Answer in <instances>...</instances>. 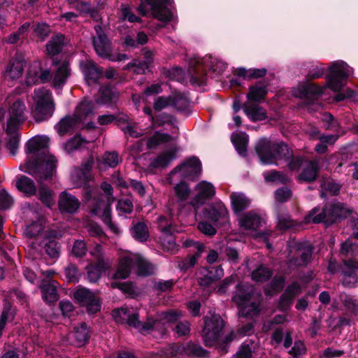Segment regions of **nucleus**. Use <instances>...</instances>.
<instances>
[{
    "label": "nucleus",
    "instance_id": "obj_1",
    "mask_svg": "<svg viewBox=\"0 0 358 358\" xmlns=\"http://www.w3.org/2000/svg\"><path fill=\"white\" fill-rule=\"evenodd\" d=\"M255 150L262 164H277V161L283 159L291 171H299L307 162L305 156L294 155L284 141L277 143L262 138L256 143Z\"/></svg>",
    "mask_w": 358,
    "mask_h": 358
},
{
    "label": "nucleus",
    "instance_id": "obj_2",
    "mask_svg": "<svg viewBox=\"0 0 358 358\" xmlns=\"http://www.w3.org/2000/svg\"><path fill=\"white\" fill-rule=\"evenodd\" d=\"M49 143L50 138L47 136H36L27 142V152L34 154L36 159L34 162L28 161L22 171L31 175H37L41 180L52 177L56 170L57 160L49 153Z\"/></svg>",
    "mask_w": 358,
    "mask_h": 358
},
{
    "label": "nucleus",
    "instance_id": "obj_3",
    "mask_svg": "<svg viewBox=\"0 0 358 358\" xmlns=\"http://www.w3.org/2000/svg\"><path fill=\"white\" fill-rule=\"evenodd\" d=\"M101 189L106 194H98V191L95 188L87 189L85 199L87 201H92L90 203L91 213L100 216L113 232L118 234L119 229L112 222L110 216V205L113 201V199H110L112 187L110 184L105 182L101 184Z\"/></svg>",
    "mask_w": 358,
    "mask_h": 358
},
{
    "label": "nucleus",
    "instance_id": "obj_4",
    "mask_svg": "<svg viewBox=\"0 0 358 358\" xmlns=\"http://www.w3.org/2000/svg\"><path fill=\"white\" fill-rule=\"evenodd\" d=\"M349 214L350 211L345 207V204L337 202L325 204L322 210L319 206L314 207L305 216L304 220L306 223H324L329 226L345 218Z\"/></svg>",
    "mask_w": 358,
    "mask_h": 358
},
{
    "label": "nucleus",
    "instance_id": "obj_5",
    "mask_svg": "<svg viewBox=\"0 0 358 358\" xmlns=\"http://www.w3.org/2000/svg\"><path fill=\"white\" fill-rule=\"evenodd\" d=\"M31 98L34 104L33 115L36 122L44 121L53 115L55 104L49 90L44 87L35 89Z\"/></svg>",
    "mask_w": 358,
    "mask_h": 358
},
{
    "label": "nucleus",
    "instance_id": "obj_6",
    "mask_svg": "<svg viewBox=\"0 0 358 358\" xmlns=\"http://www.w3.org/2000/svg\"><path fill=\"white\" fill-rule=\"evenodd\" d=\"M350 67L343 62L341 64L334 62L329 68V73L326 76L327 87L338 93L334 96L336 102H341L346 99L345 94L340 92L349 77Z\"/></svg>",
    "mask_w": 358,
    "mask_h": 358
},
{
    "label": "nucleus",
    "instance_id": "obj_7",
    "mask_svg": "<svg viewBox=\"0 0 358 358\" xmlns=\"http://www.w3.org/2000/svg\"><path fill=\"white\" fill-rule=\"evenodd\" d=\"M204 326L202 330L203 343L206 347L214 346L222 334L225 322L219 314L203 317Z\"/></svg>",
    "mask_w": 358,
    "mask_h": 358
},
{
    "label": "nucleus",
    "instance_id": "obj_8",
    "mask_svg": "<svg viewBox=\"0 0 358 358\" xmlns=\"http://www.w3.org/2000/svg\"><path fill=\"white\" fill-rule=\"evenodd\" d=\"M94 29L96 35L93 37V45L96 54L99 57L108 59L112 62L122 61L128 59L127 55L125 54H112L111 43L103 32L102 27L99 25H96Z\"/></svg>",
    "mask_w": 358,
    "mask_h": 358
},
{
    "label": "nucleus",
    "instance_id": "obj_9",
    "mask_svg": "<svg viewBox=\"0 0 358 358\" xmlns=\"http://www.w3.org/2000/svg\"><path fill=\"white\" fill-rule=\"evenodd\" d=\"M203 217L217 227H225L229 223V211L220 201L211 203L202 210Z\"/></svg>",
    "mask_w": 358,
    "mask_h": 358
},
{
    "label": "nucleus",
    "instance_id": "obj_10",
    "mask_svg": "<svg viewBox=\"0 0 358 358\" xmlns=\"http://www.w3.org/2000/svg\"><path fill=\"white\" fill-rule=\"evenodd\" d=\"M150 6L151 13L154 18L160 23L156 24L157 29H161L172 21L173 14L169 8L171 0H144Z\"/></svg>",
    "mask_w": 358,
    "mask_h": 358
},
{
    "label": "nucleus",
    "instance_id": "obj_11",
    "mask_svg": "<svg viewBox=\"0 0 358 358\" xmlns=\"http://www.w3.org/2000/svg\"><path fill=\"white\" fill-rule=\"evenodd\" d=\"M182 172V177L192 181H196L202 173V164L199 157L192 156L177 165L171 171L173 175Z\"/></svg>",
    "mask_w": 358,
    "mask_h": 358
},
{
    "label": "nucleus",
    "instance_id": "obj_12",
    "mask_svg": "<svg viewBox=\"0 0 358 358\" xmlns=\"http://www.w3.org/2000/svg\"><path fill=\"white\" fill-rule=\"evenodd\" d=\"M27 108L23 99H17L8 108L7 127L9 131L18 129L27 120Z\"/></svg>",
    "mask_w": 358,
    "mask_h": 358
},
{
    "label": "nucleus",
    "instance_id": "obj_13",
    "mask_svg": "<svg viewBox=\"0 0 358 358\" xmlns=\"http://www.w3.org/2000/svg\"><path fill=\"white\" fill-rule=\"evenodd\" d=\"M90 255L94 257L96 263H90L86 266L87 278L90 282H96L101 278L103 271H104L108 264L104 260L102 247L96 245L95 248L90 251Z\"/></svg>",
    "mask_w": 358,
    "mask_h": 358
},
{
    "label": "nucleus",
    "instance_id": "obj_14",
    "mask_svg": "<svg viewBox=\"0 0 358 358\" xmlns=\"http://www.w3.org/2000/svg\"><path fill=\"white\" fill-rule=\"evenodd\" d=\"M342 285L345 287L354 288L358 284V261L353 259H343L340 268Z\"/></svg>",
    "mask_w": 358,
    "mask_h": 358
},
{
    "label": "nucleus",
    "instance_id": "obj_15",
    "mask_svg": "<svg viewBox=\"0 0 358 358\" xmlns=\"http://www.w3.org/2000/svg\"><path fill=\"white\" fill-rule=\"evenodd\" d=\"M76 301L81 306H86L89 313H95L100 310L101 303L99 298L86 288H80L73 294Z\"/></svg>",
    "mask_w": 358,
    "mask_h": 358
},
{
    "label": "nucleus",
    "instance_id": "obj_16",
    "mask_svg": "<svg viewBox=\"0 0 358 358\" xmlns=\"http://www.w3.org/2000/svg\"><path fill=\"white\" fill-rule=\"evenodd\" d=\"M50 80L49 70H42L41 63L38 61L30 64L26 75L24 83L27 86H32L38 83H45Z\"/></svg>",
    "mask_w": 358,
    "mask_h": 358
},
{
    "label": "nucleus",
    "instance_id": "obj_17",
    "mask_svg": "<svg viewBox=\"0 0 358 358\" xmlns=\"http://www.w3.org/2000/svg\"><path fill=\"white\" fill-rule=\"evenodd\" d=\"M198 193L193 198L192 205L195 209L199 208L207 201L210 200L215 194V188L208 181L202 180L196 187Z\"/></svg>",
    "mask_w": 358,
    "mask_h": 358
},
{
    "label": "nucleus",
    "instance_id": "obj_18",
    "mask_svg": "<svg viewBox=\"0 0 358 358\" xmlns=\"http://www.w3.org/2000/svg\"><path fill=\"white\" fill-rule=\"evenodd\" d=\"M116 120L117 125L121 130L124 132L126 137H133L134 135V130L132 125L127 123V116L118 118L114 114H106L99 116L98 122L101 125H107Z\"/></svg>",
    "mask_w": 358,
    "mask_h": 358
},
{
    "label": "nucleus",
    "instance_id": "obj_19",
    "mask_svg": "<svg viewBox=\"0 0 358 358\" xmlns=\"http://www.w3.org/2000/svg\"><path fill=\"white\" fill-rule=\"evenodd\" d=\"M189 83L192 86L201 87L206 85L208 76L206 71L199 61L189 64L187 70Z\"/></svg>",
    "mask_w": 358,
    "mask_h": 358
},
{
    "label": "nucleus",
    "instance_id": "obj_20",
    "mask_svg": "<svg viewBox=\"0 0 358 358\" xmlns=\"http://www.w3.org/2000/svg\"><path fill=\"white\" fill-rule=\"evenodd\" d=\"M177 152L178 149L176 147L168 151L161 152L156 157L151 159L148 166L149 169L157 170L167 168L171 162L176 158Z\"/></svg>",
    "mask_w": 358,
    "mask_h": 358
},
{
    "label": "nucleus",
    "instance_id": "obj_21",
    "mask_svg": "<svg viewBox=\"0 0 358 358\" xmlns=\"http://www.w3.org/2000/svg\"><path fill=\"white\" fill-rule=\"evenodd\" d=\"M319 172L318 162L315 160H310L308 162L306 166L296 176V179L299 183H312L317 179Z\"/></svg>",
    "mask_w": 358,
    "mask_h": 358
},
{
    "label": "nucleus",
    "instance_id": "obj_22",
    "mask_svg": "<svg viewBox=\"0 0 358 358\" xmlns=\"http://www.w3.org/2000/svg\"><path fill=\"white\" fill-rule=\"evenodd\" d=\"M268 92V83L258 81L249 87L246 97L250 102L259 103L266 99Z\"/></svg>",
    "mask_w": 358,
    "mask_h": 358
},
{
    "label": "nucleus",
    "instance_id": "obj_23",
    "mask_svg": "<svg viewBox=\"0 0 358 358\" xmlns=\"http://www.w3.org/2000/svg\"><path fill=\"white\" fill-rule=\"evenodd\" d=\"M155 266L141 253L136 252V275L150 277L155 274Z\"/></svg>",
    "mask_w": 358,
    "mask_h": 358
},
{
    "label": "nucleus",
    "instance_id": "obj_24",
    "mask_svg": "<svg viewBox=\"0 0 358 358\" xmlns=\"http://www.w3.org/2000/svg\"><path fill=\"white\" fill-rule=\"evenodd\" d=\"M90 331L85 323H81L74 327V331L69 335V343L77 347H81L87 343Z\"/></svg>",
    "mask_w": 358,
    "mask_h": 358
},
{
    "label": "nucleus",
    "instance_id": "obj_25",
    "mask_svg": "<svg viewBox=\"0 0 358 358\" xmlns=\"http://www.w3.org/2000/svg\"><path fill=\"white\" fill-rule=\"evenodd\" d=\"M58 205L62 212L74 213L78 210L80 202L75 196L63 192L59 195Z\"/></svg>",
    "mask_w": 358,
    "mask_h": 358
},
{
    "label": "nucleus",
    "instance_id": "obj_26",
    "mask_svg": "<svg viewBox=\"0 0 358 358\" xmlns=\"http://www.w3.org/2000/svg\"><path fill=\"white\" fill-rule=\"evenodd\" d=\"M231 206L234 213L240 215L248 208L251 203V199L242 192H233L230 195Z\"/></svg>",
    "mask_w": 358,
    "mask_h": 358
},
{
    "label": "nucleus",
    "instance_id": "obj_27",
    "mask_svg": "<svg viewBox=\"0 0 358 358\" xmlns=\"http://www.w3.org/2000/svg\"><path fill=\"white\" fill-rule=\"evenodd\" d=\"M69 75L70 70L69 69L68 64H61L53 70L52 74H50L52 86L55 89H61L66 83Z\"/></svg>",
    "mask_w": 358,
    "mask_h": 358
},
{
    "label": "nucleus",
    "instance_id": "obj_28",
    "mask_svg": "<svg viewBox=\"0 0 358 358\" xmlns=\"http://www.w3.org/2000/svg\"><path fill=\"white\" fill-rule=\"evenodd\" d=\"M236 293L232 300L236 305L241 303L250 302L255 294V289L248 284L238 282L236 285Z\"/></svg>",
    "mask_w": 358,
    "mask_h": 358
},
{
    "label": "nucleus",
    "instance_id": "obj_29",
    "mask_svg": "<svg viewBox=\"0 0 358 358\" xmlns=\"http://www.w3.org/2000/svg\"><path fill=\"white\" fill-rule=\"evenodd\" d=\"M80 66L88 85L95 83L100 78L101 71L92 61L88 59L82 61Z\"/></svg>",
    "mask_w": 358,
    "mask_h": 358
},
{
    "label": "nucleus",
    "instance_id": "obj_30",
    "mask_svg": "<svg viewBox=\"0 0 358 358\" xmlns=\"http://www.w3.org/2000/svg\"><path fill=\"white\" fill-rule=\"evenodd\" d=\"M243 110L245 115L254 122L268 118L266 110L257 104L244 103Z\"/></svg>",
    "mask_w": 358,
    "mask_h": 358
},
{
    "label": "nucleus",
    "instance_id": "obj_31",
    "mask_svg": "<svg viewBox=\"0 0 358 358\" xmlns=\"http://www.w3.org/2000/svg\"><path fill=\"white\" fill-rule=\"evenodd\" d=\"M238 317L244 318H253L257 317L261 313L259 301H250L237 305Z\"/></svg>",
    "mask_w": 358,
    "mask_h": 358
},
{
    "label": "nucleus",
    "instance_id": "obj_32",
    "mask_svg": "<svg viewBox=\"0 0 358 358\" xmlns=\"http://www.w3.org/2000/svg\"><path fill=\"white\" fill-rule=\"evenodd\" d=\"M154 59L150 50H143L142 57L136 58V75L150 73Z\"/></svg>",
    "mask_w": 358,
    "mask_h": 358
},
{
    "label": "nucleus",
    "instance_id": "obj_33",
    "mask_svg": "<svg viewBox=\"0 0 358 358\" xmlns=\"http://www.w3.org/2000/svg\"><path fill=\"white\" fill-rule=\"evenodd\" d=\"M112 315L117 323L134 327V310L132 308L116 309L113 311Z\"/></svg>",
    "mask_w": 358,
    "mask_h": 358
},
{
    "label": "nucleus",
    "instance_id": "obj_34",
    "mask_svg": "<svg viewBox=\"0 0 358 358\" xmlns=\"http://www.w3.org/2000/svg\"><path fill=\"white\" fill-rule=\"evenodd\" d=\"M261 217L252 211L241 215L239 219L240 226L245 229L256 230L261 226Z\"/></svg>",
    "mask_w": 358,
    "mask_h": 358
},
{
    "label": "nucleus",
    "instance_id": "obj_35",
    "mask_svg": "<svg viewBox=\"0 0 358 358\" xmlns=\"http://www.w3.org/2000/svg\"><path fill=\"white\" fill-rule=\"evenodd\" d=\"M16 187L27 196H36L37 194V187L35 182L32 179L26 176H21L17 180Z\"/></svg>",
    "mask_w": 358,
    "mask_h": 358
},
{
    "label": "nucleus",
    "instance_id": "obj_36",
    "mask_svg": "<svg viewBox=\"0 0 358 358\" xmlns=\"http://www.w3.org/2000/svg\"><path fill=\"white\" fill-rule=\"evenodd\" d=\"M234 74L244 80L257 79L264 77L267 73V69H250L247 70L244 67L236 68L234 71Z\"/></svg>",
    "mask_w": 358,
    "mask_h": 358
},
{
    "label": "nucleus",
    "instance_id": "obj_37",
    "mask_svg": "<svg viewBox=\"0 0 358 358\" xmlns=\"http://www.w3.org/2000/svg\"><path fill=\"white\" fill-rule=\"evenodd\" d=\"M210 352L204 349L200 344L192 341L185 343V354L189 358H208Z\"/></svg>",
    "mask_w": 358,
    "mask_h": 358
},
{
    "label": "nucleus",
    "instance_id": "obj_38",
    "mask_svg": "<svg viewBox=\"0 0 358 358\" xmlns=\"http://www.w3.org/2000/svg\"><path fill=\"white\" fill-rule=\"evenodd\" d=\"M57 282L55 280L43 281L41 289L45 301L52 303L57 300Z\"/></svg>",
    "mask_w": 358,
    "mask_h": 358
},
{
    "label": "nucleus",
    "instance_id": "obj_39",
    "mask_svg": "<svg viewBox=\"0 0 358 358\" xmlns=\"http://www.w3.org/2000/svg\"><path fill=\"white\" fill-rule=\"evenodd\" d=\"M248 140V135L245 132L232 134L231 136V143L237 152L243 157L247 155Z\"/></svg>",
    "mask_w": 358,
    "mask_h": 358
},
{
    "label": "nucleus",
    "instance_id": "obj_40",
    "mask_svg": "<svg viewBox=\"0 0 358 358\" xmlns=\"http://www.w3.org/2000/svg\"><path fill=\"white\" fill-rule=\"evenodd\" d=\"M313 250L314 248H309L303 252H295L294 255L289 260V264L296 267L307 266L312 259Z\"/></svg>",
    "mask_w": 358,
    "mask_h": 358
},
{
    "label": "nucleus",
    "instance_id": "obj_41",
    "mask_svg": "<svg viewBox=\"0 0 358 358\" xmlns=\"http://www.w3.org/2000/svg\"><path fill=\"white\" fill-rule=\"evenodd\" d=\"M172 139L173 137L170 134L157 131L148 138L146 146L148 150L155 149L159 145L170 142Z\"/></svg>",
    "mask_w": 358,
    "mask_h": 358
},
{
    "label": "nucleus",
    "instance_id": "obj_42",
    "mask_svg": "<svg viewBox=\"0 0 358 358\" xmlns=\"http://www.w3.org/2000/svg\"><path fill=\"white\" fill-rule=\"evenodd\" d=\"M133 260L129 257H124L120 261L117 271L113 275V279H125L131 271Z\"/></svg>",
    "mask_w": 358,
    "mask_h": 358
},
{
    "label": "nucleus",
    "instance_id": "obj_43",
    "mask_svg": "<svg viewBox=\"0 0 358 358\" xmlns=\"http://www.w3.org/2000/svg\"><path fill=\"white\" fill-rule=\"evenodd\" d=\"M78 122L76 117L66 116L55 125V129L59 136H64L72 131Z\"/></svg>",
    "mask_w": 358,
    "mask_h": 358
},
{
    "label": "nucleus",
    "instance_id": "obj_44",
    "mask_svg": "<svg viewBox=\"0 0 358 358\" xmlns=\"http://www.w3.org/2000/svg\"><path fill=\"white\" fill-rule=\"evenodd\" d=\"M117 94L115 91L109 86H103L99 90V96L96 99L97 104H109L115 103L117 100Z\"/></svg>",
    "mask_w": 358,
    "mask_h": 358
},
{
    "label": "nucleus",
    "instance_id": "obj_45",
    "mask_svg": "<svg viewBox=\"0 0 358 358\" xmlns=\"http://www.w3.org/2000/svg\"><path fill=\"white\" fill-rule=\"evenodd\" d=\"M182 316V315L181 311L171 309L167 311L160 313L156 322L159 321L163 324H168L171 328L179 320H180Z\"/></svg>",
    "mask_w": 358,
    "mask_h": 358
},
{
    "label": "nucleus",
    "instance_id": "obj_46",
    "mask_svg": "<svg viewBox=\"0 0 358 358\" xmlns=\"http://www.w3.org/2000/svg\"><path fill=\"white\" fill-rule=\"evenodd\" d=\"M95 103L92 100L83 99L79 105L76 107L75 111V117L78 120L79 122L82 121L87 116L90 115L94 109Z\"/></svg>",
    "mask_w": 358,
    "mask_h": 358
},
{
    "label": "nucleus",
    "instance_id": "obj_47",
    "mask_svg": "<svg viewBox=\"0 0 358 358\" xmlns=\"http://www.w3.org/2000/svg\"><path fill=\"white\" fill-rule=\"evenodd\" d=\"M325 87H322L315 83H309L304 85L301 90L302 95L310 100L314 101L324 93Z\"/></svg>",
    "mask_w": 358,
    "mask_h": 358
},
{
    "label": "nucleus",
    "instance_id": "obj_48",
    "mask_svg": "<svg viewBox=\"0 0 358 358\" xmlns=\"http://www.w3.org/2000/svg\"><path fill=\"white\" fill-rule=\"evenodd\" d=\"M64 36L62 34L52 36L46 45L48 54L52 56L59 54L64 47Z\"/></svg>",
    "mask_w": 358,
    "mask_h": 358
},
{
    "label": "nucleus",
    "instance_id": "obj_49",
    "mask_svg": "<svg viewBox=\"0 0 358 358\" xmlns=\"http://www.w3.org/2000/svg\"><path fill=\"white\" fill-rule=\"evenodd\" d=\"M91 166L87 164L84 169H75L71 173V179L76 186L85 184L90 178Z\"/></svg>",
    "mask_w": 358,
    "mask_h": 358
},
{
    "label": "nucleus",
    "instance_id": "obj_50",
    "mask_svg": "<svg viewBox=\"0 0 358 358\" xmlns=\"http://www.w3.org/2000/svg\"><path fill=\"white\" fill-rule=\"evenodd\" d=\"M197 252L193 255L188 256L183 259L178 264V267L181 271H187L189 268L194 267L197 262L198 259L201 257V252L204 250V245L203 244H198Z\"/></svg>",
    "mask_w": 358,
    "mask_h": 358
},
{
    "label": "nucleus",
    "instance_id": "obj_51",
    "mask_svg": "<svg viewBox=\"0 0 358 358\" xmlns=\"http://www.w3.org/2000/svg\"><path fill=\"white\" fill-rule=\"evenodd\" d=\"M189 105L190 101L184 93L176 92L173 96H171V106L180 112L187 111Z\"/></svg>",
    "mask_w": 358,
    "mask_h": 358
},
{
    "label": "nucleus",
    "instance_id": "obj_52",
    "mask_svg": "<svg viewBox=\"0 0 358 358\" xmlns=\"http://www.w3.org/2000/svg\"><path fill=\"white\" fill-rule=\"evenodd\" d=\"M273 272L264 264H260L251 273V278L256 282H264L272 277Z\"/></svg>",
    "mask_w": 358,
    "mask_h": 358
},
{
    "label": "nucleus",
    "instance_id": "obj_53",
    "mask_svg": "<svg viewBox=\"0 0 358 358\" xmlns=\"http://www.w3.org/2000/svg\"><path fill=\"white\" fill-rule=\"evenodd\" d=\"M266 182H273L276 184H286L288 182V177L282 171L271 170L263 173Z\"/></svg>",
    "mask_w": 358,
    "mask_h": 358
},
{
    "label": "nucleus",
    "instance_id": "obj_54",
    "mask_svg": "<svg viewBox=\"0 0 358 358\" xmlns=\"http://www.w3.org/2000/svg\"><path fill=\"white\" fill-rule=\"evenodd\" d=\"M286 278L283 275H275L268 284L269 289H265L264 293L267 296H272L273 294L271 292H275L276 293L281 292L285 285Z\"/></svg>",
    "mask_w": 358,
    "mask_h": 358
},
{
    "label": "nucleus",
    "instance_id": "obj_55",
    "mask_svg": "<svg viewBox=\"0 0 358 358\" xmlns=\"http://www.w3.org/2000/svg\"><path fill=\"white\" fill-rule=\"evenodd\" d=\"M17 130L18 129H13L9 131L8 127H6V134L8 136L6 148L10 150L12 155H15L18 150L20 140Z\"/></svg>",
    "mask_w": 358,
    "mask_h": 358
},
{
    "label": "nucleus",
    "instance_id": "obj_56",
    "mask_svg": "<svg viewBox=\"0 0 358 358\" xmlns=\"http://www.w3.org/2000/svg\"><path fill=\"white\" fill-rule=\"evenodd\" d=\"M38 199L43 203L49 208L54 204L52 191L43 184L39 185Z\"/></svg>",
    "mask_w": 358,
    "mask_h": 358
},
{
    "label": "nucleus",
    "instance_id": "obj_57",
    "mask_svg": "<svg viewBox=\"0 0 358 358\" xmlns=\"http://www.w3.org/2000/svg\"><path fill=\"white\" fill-rule=\"evenodd\" d=\"M149 238L150 231L147 224L143 222H136V241L144 243Z\"/></svg>",
    "mask_w": 358,
    "mask_h": 358
},
{
    "label": "nucleus",
    "instance_id": "obj_58",
    "mask_svg": "<svg viewBox=\"0 0 358 358\" xmlns=\"http://www.w3.org/2000/svg\"><path fill=\"white\" fill-rule=\"evenodd\" d=\"M24 64L19 59L12 62L7 70V75L12 80L19 78L23 73Z\"/></svg>",
    "mask_w": 358,
    "mask_h": 358
},
{
    "label": "nucleus",
    "instance_id": "obj_59",
    "mask_svg": "<svg viewBox=\"0 0 358 358\" xmlns=\"http://www.w3.org/2000/svg\"><path fill=\"white\" fill-rule=\"evenodd\" d=\"M88 142L80 136L76 135L69 139L65 144V150L68 152L74 151L75 150L85 147Z\"/></svg>",
    "mask_w": 358,
    "mask_h": 358
},
{
    "label": "nucleus",
    "instance_id": "obj_60",
    "mask_svg": "<svg viewBox=\"0 0 358 358\" xmlns=\"http://www.w3.org/2000/svg\"><path fill=\"white\" fill-rule=\"evenodd\" d=\"M43 222L41 219L32 222L28 224L25 229V234L29 237H34L38 236L43 229Z\"/></svg>",
    "mask_w": 358,
    "mask_h": 358
},
{
    "label": "nucleus",
    "instance_id": "obj_61",
    "mask_svg": "<svg viewBox=\"0 0 358 358\" xmlns=\"http://www.w3.org/2000/svg\"><path fill=\"white\" fill-rule=\"evenodd\" d=\"M234 332L231 331V333L227 334L222 341L218 342L217 341L215 343L214 345H215L216 349L220 353V355H223L229 352L230 343L234 340Z\"/></svg>",
    "mask_w": 358,
    "mask_h": 358
},
{
    "label": "nucleus",
    "instance_id": "obj_62",
    "mask_svg": "<svg viewBox=\"0 0 358 358\" xmlns=\"http://www.w3.org/2000/svg\"><path fill=\"white\" fill-rule=\"evenodd\" d=\"M275 200L281 203L287 202L292 196V192L290 188L283 186L278 188L275 192Z\"/></svg>",
    "mask_w": 358,
    "mask_h": 358
},
{
    "label": "nucleus",
    "instance_id": "obj_63",
    "mask_svg": "<svg viewBox=\"0 0 358 358\" xmlns=\"http://www.w3.org/2000/svg\"><path fill=\"white\" fill-rule=\"evenodd\" d=\"M175 192L178 198L180 201H184L188 198L190 194V189L189 185L182 180L175 187Z\"/></svg>",
    "mask_w": 358,
    "mask_h": 358
},
{
    "label": "nucleus",
    "instance_id": "obj_64",
    "mask_svg": "<svg viewBox=\"0 0 358 358\" xmlns=\"http://www.w3.org/2000/svg\"><path fill=\"white\" fill-rule=\"evenodd\" d=\"M171 329L178 336H185L190 332V323L187 320H179Z\"/></svg>",
    "mask_w": 358,
    "mask_h": 358
}]
</instances>
